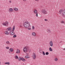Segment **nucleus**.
Instances as JSON below:
<instances>
[{
  "label": "nucleus",
  "instance_id": "f257e3e1",
  "mask_svg": "<svg viewBox=\"0 0 65 65\" xmlns=\"http://www.w3.org/2000/svg\"><path fill=\"white\" fill-rule=\"evenodd\" d=\"M24 26L25 28H28V30H31V25L30 24V23L28 21L25 22L24 24Z\"/></svg>",
  "mask_w": 65,
  "mask_h": 65
},
{
  "label": "nucleus",
  "instance_id": "f03ea898",
  "mask_svg": "<svg viewBox=\"0 0 65 65\" xmlns=\"http://www.w3.org/2000/svg\"><path fill=\"white\" fill-rule=\"evenodd\" d=\"M27 49L28 52H29V53L31 52L30 50L29 49V47L28 46H26L24 47L23 49V51L24 52V53H27Z\"/></svg>",
  "mask_w": 65,
  "mask_h": 65
},
{
  "label": "nucleus",
  "instance_id": "7ed1b4c3",
  "mask_svg": "<svg viewBox=\"0 0 65 65\" xmlns=\"http://www.w3.org/2000/svg\"><path fill=\"white\" fill-rule=\"evenodd\" d=\"M14 29H15V26H14L12 30L10 32V35H13L14 34Z\"/></svg>",
  "mask_w": 65,
  "mask_h": 65
},
{
  "label": "nucleus",
  "instance_id": "20e7f679",
  "mask_svg": "<svg viewBox=\"0 0 65 65\" xmlns=\"http://www.w3.org/2000/svg\"><path fill=\"white\" fill-rule=\"evenodd\" d=\"M2 25L3 26L7 27L8 26V22L6 21L5 22H3L2 23Z\"/></svg>",
  "mask_w": 65,
  "mask_h": 65
},
{
  "label": "nucleus",
  "instance_id": "39448f33",
  "mask_svg": "<svg viewBox=\"0 0 65 65\" xmlns=\"http://www.w3.org/2000/svg\"><path fill=\"white\" fill-rule=\"evenodd\" d=\"M42 12L43 14H46L47 13V12L45 9H43L42 11Z\"/></svg>",
  "mask_w": 65,
  "mask_h": 65
},
{
  "label": "nucleus",
  "instance_id": "423d86ee",
  "mask_svg": "<svg viewBox=\"0 0 65 65\" xmlns=\"http://www.w3.org/2000/svg\"><path fill=\"white\" fill-rule=\"evenodd\" d=\"M34 12L35 14H36V16L37 17H38V12H37V10L36 9L34 10Z\"/></svg>",
  "mask_w": 65,
  "mask_h": 65
},
{
  "label": "nucleus",
  "instance_id": "0eeeda50",
  "mask_svg": "<svg viewBox=\"0 0 65 65\" xmlns=\"http://www.w3.org/2000/svg\"><path fill=\"white\" fill-rule=\"evenodd\" d=\"M32 57L33 58V59H34V60L35 59V58H36V55L35 53H33L32 54Z\"/></svg>",
  "mask_w": 65,
  "mask_h": 65
},
{
  "label": "nucleus",
  "instance_id": "6e6552de",
  "mask_svg": "<svg viewBox=\"0 0 65 65\" xmlns=\"http://www.w3.org/2000/svg\"><path fill=\"white\" fill-rule=\"evenodd\" d=\"M32 35L33 36L35 37V36H36V33L35 32H33L32 33Z\"/></svg>",
  "mask_w": 65,
  "mask_h": 65
},
{
  "label": "nucleus",
  "instance_id": "1a4fd4ad",
  "mask_svg": "<svg viewBox=\"0 0 65 65\" xmlns=\"http://www.w3.org/2000/svg\"><path fill=\"white\" fill-rule=\"evenodd\" d=\"M49 44L50 46H53V42H52V41H50L49 42Z\"/></svg>",
  "mask_w": 65,
  "mask_h": 65
},
{
  "label": "nucleus",
  "instance_id": "9d476101",
  "mask_svg": "<svg viewBox=\"0 0 65 65\" xmlns=\"http://www.w3.org/2000/svg\"><path fill=\"white\" fill-rule=\"evenodd\" d=\"M7 31H11V27H8L7 28Z\"/></svg>",
  "mask_w": 65,
  "mask_h": 65
},
{
  "label": "nucleus",
  "instance_id": "9b49d317",
  "mask_svg": "<svg viewBox=\"0 0 65 65\" xmlns=\"http://www.w3.org/2000/svg\"><path fill=\"white\" fill-rule=\"evenodd\" d=\"M9 12H12L13 11V9L12 8H10L9 9Z\"/></svg>",
  "mask_w": 65,
  "mask_h": 65
},
{
  "label": "nucleus",
  "instance_id": "f8f14e48",
  "mask_svg": "<svg viewBox=\"0 0 65 65\" xmlns=\"http://www.w3.org/2000/svg\"><path fill=\"white\" fill-rule=\"evenodd\" d=\"M62 15L63 17L65 16V9H64L63 11Z\"/></svg>",
  "mask_w": 65,
  "mask_h": 65
},
{
  "label": "nucleus",
  "instance_id": "ddd939ff",
  "mask_svg": "<svg viewBox=\"0 0 65 65\" xmlns=\"http://www.w3.org/2000/svg\"><path fill=\"white\" fill-rule=\"evenodd\" d=\"M9 51L10 52H12L13 51V49L12 48H10L9 49Z\"/></svg>",
  "mask_w": 65,
  "mask_h": 65
},
{
  "label": "nucleus",
  "instance_id": "4468645a",
  "mask_svg": "<svg viewBox=\"0 0 65 65\" xmlns=\"http://www.w3.org/2000/svg\"><path fill=\"white\" fill-rule=\"evenodd\" d=\"M62 11H63V10L62 9L60 10L59 11V14H61L62 12Z\"/></svg>",
  "mask_w": 65,
  "mask_h": 65
},
{
  "label": "nucleus",
  "instance_id": "2eb2a0df",
  "mask_svg": "<svg viewBox=\"0 0 65 65\" xmlns=\"http://www.w3.org/2000/svg\"><path fill=\"white\" fill-rule=\"evenodd\" d=\"M13 9L14 10H15V11H18V10H19V9H18V8L16 7L14 8Z\"/></svg>",
  "mask_w": 65,
  "mask_h": 65
},
{
  "label": "nucleus",
  "instance_id": "dca6fc26",
  "mask_svg": "<svg viewBox=\"0 0 65 65\" xmlns=\"http://www.w3.org/2000/svg\"><path fill=\"white\" fill-rule=\"evenodd\" d=\"M17 52H16L17 54H20V50L19 49H17Z\"/></svg>",
  "mask_w": 65,
  "mask_h": 65
},
{
  "label": "nucleus",
  "instance_id": "f3484780",
  "mask_svg": "<svg viewBox=\"0 0 65 65\" xmlns=\"http://www.w3.org/2000/svg\"><path fill=\"white\" fill-rule=\"evenodd\" d=\"M47 31L48 33H50L51 32V30H50L49 29H47Z\"/></svg>",
  "mask_w": 65,
  "mask_h": 65
},
{
  "label": "nucleus",
  "instance_id": "a211bd4d",
  "mask_svg": "<svg viewBox=\"0 0 65 65\" xmlns=\"http://www.w3.org/2000/svg\"><path fill=\"white\" fill-rule=\"evenodd\" d=\"M5 34H6V35H8L9 34V33H8V32L7 31H6L5 32Z\"/></svg>",
  "mask_w": 65,
  "mask_h": 65
},
{
  "label": "nucleus",
  "instance_id": "6ab92c4d",
  "mask_svg": "<svg viewBox=\"0 0 65 65\" xmlns=\"http://www.w3.org/2000/svg\"><path fill=\"white\" fill-rule=\"evenodd\" d=\"M6 43L7 44H9L10 43L9 41H7Z\"/></svg>",
  "mask_w": 65,
  "mask_h": 65
},
{
  "label": "nucleus",
  "instance_id": "aec40b11",
  "mask_svg": "<svg viewBox=\"0 0 65 65\" xmlns=\"http://www.w3.org/2000/svg\"><path fill=\"white\" fill-rule=\"evenodd\" d=\"M5 64L7 65H9L10 64V63L9 62H6L5 63Z\"/></svg>",
  "mask_w": 65,
  "mask_h": 65
},
{
  "label": "nucleus",
  "instance_id": "412c9836",
  "mask_svg": "<svg viewBox=\"0 0 65 65\" xmlns=\"http://www.w3.org/2000/svg\"><path fill=\"white\" fill-rule=\"evenodd\" d=\"M49 50L50 51V52H52V51H53V49H52V48H51V47H50Z\"/></svg>",
  "mask_w": 65,
  "mask_h": 65
},
{
  "label": "nucleus",
  "instance_id": "4be33fe9",
  "mask_svg": "<svg viewBox=\"0 0 65 65\" xmlns=\"http://www.w3.org/2000/svg\"><path fill=\"white\" fill-rule=\"evenodd\" d=\"M22 61H23V62H25V61H26V60L24 59V58H22Z\"/></svg>",
  "mask_w": 65,
  "mask_h": 65
},
{
  "label": "nucleus",
  "instance_id": "5701e85b",
  "mask_svg": "<svg viewBox=\"0 0 65 65\" xmlns=\"http://www.w3.org/2000/svg\"><path fill=\"white\" fill-rule=\"evenodd\" d=\"M25 58H30V57L28 55H27V56H25Z\"/></svg>",
  "mask_w": 65,
  "mask_h": 65
},
{
  "label": "nucleus",
  "instance_id": "b1692460",
  "mask_svg": "<svg viewBox=\"0 0 65 65\" xmlns=\"http://www.w3.org/2000/svg\"><path fill=\"white\" fill-rule=\"evenodd\" d=\"M22 58H23V57L21 58V57H19V61H21V60H22Z\"/></svg>",
  "mask_w": 65,
  "mask_h": 65
},
{
  "label": "nucleus",
  "instance_id": "393cba45",
  "mask_svg": "<svg viewBox=\"0 0 65 65\" xmlns=\"http://www.w3.org/2000/svg\"><path fill=\"white\" fill-rule=\"evenodd\" d=\"M42 54L44 56L45 55V53H44V51L42 52Z\"/></svg>",
  "mask_w": 65,
  "mask_h": 65
},
{
  "label": "nucleus",
  "instance_id": "a878e982",
  "mask_svg": "<svg viewBox=\"0 0 65 65\" xmlns=\"http://www.w3.org/2000/svg\"><path fill=\"white\" fill-rule=\"evenodd\" d=\"M6 48L7 49V50H8V49L9 48V46H7L6 47Z\"/></svg>",
  "mask_w": 65,
  "mask_h": 65
},
{
  "label": "nucleus",
  "instance_id": "bb28decb",
  "mask_svg": "<svg viewBox=\"0 0 65 65\" xmlns=\"http://www.w3.org/2000/svg\"><path fill=\"white\" fill-rule=\"evenodd\" d=\"M60 23H61V24H64V21H61V22H60Z\"/></svg>",
  "mask_w": 65,
  "mask_h": 65
},
{
  "label": "nucleus",
  "instance_id": "cd10ccee",
  "mask_svg": "<svg viewBox=\"0 0 65 65\" xmlns=\"http://www.w3.org/2000/svg\"><path fill=\"white\" fill-rule=\"evenodd\" d=\"M49 54V53H48V52H47L45 53V54L46 55H48V54Z\"/></svg>",
  "mask_w": 65,
  "mask_h": 65
},
{
  "label": "nucleus",
  "instance_id": "c85d7f7f",
  "mask_svg": "<svg viewBox=\"0 0 65 65\" xmlns=\"http://www.w3.org/2000/svg\"><path fill=\"white\" fill-rule=\"evenodd\" d=\"M17 37V35H14L13 36V37L14 38H15Z\"/></svg>",
  "mask_w": 65,
  "mask_h": 65
},
{
  "label": "nucleus",
  "instance_id": "c756f323",
  "mask_svg": "<svg viewBox=\"0 0 65 65\" xmlns=\"http://www.w3.org/2000/svg\"><path fill=\"white\" fill-rule=\"evenodd\" d=\"M15 57L16 59H18V56L16 55L15 56Z\"/></svg>",
  "mask_w": 65,
  "mask_h": 65
},
{
  "label": "nucleus",
  "instance_id": "7c9ffc66",
  "mask_svg": "<svg viewBox=\"0 0 65 65\" xmlns=\"http://www.w3.org/2000/svg\"><path fill=\"white\" fill-rule=\"evenodd\" d=\"M35 29V28H34V26H32V30H34V29Z\"/></svg>",
  "mask_w": 65,
  "mask_h": 65
},
{
  "label": "nucleus",
  "instance_id": "2f4dec72",
  "mask_svg": "<svg viewBox=\"0 0 65 65\" xmlns=\"http://www.w3.org/2000/svg\"><path fill=\"white\" fill-rule=\"evenodd\" d=\"M57 60H58V59L57 58H56L55 59V61H57Z\"/></svg>",
  "mask_w": 65,
  "mask_h": 65
},
{
  "label": "nucleus",
  "instance_id": "473e14b6",
  "mask_svg": "<svg viewBox=\"0 0 65 65\" xmlns=\"http://www.w3.org/2000/svg\"><path fill=\"white\" fill-rule=\"evenodd\" d=\"M23 1H24V2H26L27 1V0H23Z\"/></svg>",
  "mask_w": 65,
  "mask_h": 65
},
{
  "label": "nucleus",
  "instance_id": "72a5a7b5",
  "mask_svg": "<svg viewBox=\"0 0 65 65\" xmlns=\"http://www.w3.org/2000/svg\"><path fill=\"white\" fill-rule=\"evenodd\" d=\"M44 21H47V20L46 19H44Z\"/></svg>",
  "mask_w": 65,
  "mask_h": 65
},
{
  "label": "nucleus",
  "instance_id": "f704fd0d",
  "mask_svg": "<svg viewBox=\"0 0 65 65\" xmlns=\"http://www.w3.org/2000/svg\"><path fill=\"white\" fill-rule=\"evenodd\" d=\"M9 2L10 3H11V1H9Z\"/></svg>",
  "mask_w": 65,
  "mask_h": 65
},
{
  "label": "nucleus",
  "instance_id": "c9c22d12",
  "mask_svg": "<svg viewBox=\"0 0 65 65\" xmlns=\"http://www.w3.org/2000/svg\"><path fill=\"white\" fill-rule=\"evenodd\" d=\"M35 1H37V0H35Z\"/></svg>",
  "mask_w": 65,
  "mask_h": 65
},
{
  "label": "nucleus",
  "instance_id": "e433bc0d",
  "mask_svg": "<svg viewBox=\"0 0 65 65\" xmlns=\"http://www.w3.org/2000/svg\"><path fill=\"white\" fill-rule=\"evenodd\" d=\"M1 65V62L0 61V65Z\"/></svg>",
  "mask_w": 65,
  "mask_h": 65
},
{
  "label": "nucleus",
  "instance_id": "4c0bfd02",
  "mask_svg": "<svg viewBox=\"0 0 65 65\" xmlns=\"http://www.w3.org/2000/svg\"><path fill=\"white\" fill-rule=\"evenodd\" d=\"M27 54V55H28V54Z\"/></svg>",
  "mask_w": 65,
  "mask_h": 65
},
{
  "label": "nucleus",
  "instance_id": "58836bf2",
  "mask_svg": "<svg viewBox=\"0 0 65 65\" xmlns=\"http://www.w3.org/2000/svg\"><path fill=\"white\" fill-rule=\"evenodd\" d=\"M21 26V27L22 26H21V25L20 26Z\"/></svg>",
  "mask_w": 65,
  "mask_h": 65
},
{
  "label": "nucleus",
  "instance_id": "ea45409f",
  "mask_svg": "<svg viewBox=\"0 0 65 65\" xmlns=\"http://www.w3.org/2000/svg\"><path fill=\"white\" fill-rule=\"evenodd\" d=\"M64 24H65V23H64Z\"/></svg>",
  "mask_w": 65,
  "mask_h": 65
}]
</instances>
